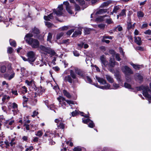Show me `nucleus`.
Segmentation results:
<instances>
[{"instance_id": "nucleus-1", "label": "nucleus", "mask_w": 151, "mask_h": 151, "mask_svg": "<svg viewBox=\"0 0 151 151\" xmlns=\"http://www.w3.org/2000/svg\"><path fill=\"white\" fill-rule=\"evenodd\" d=\"M33 36V35L31 33L27 34L24 37V40L32 48H37L39 46V42L37 40L32 38Z\"/></svg>"}, {"instance_id": "nucleus-2", "label": "nucleus", "mask_w": 151, "mask_h": 151, "mask_svg": "<svg viewBox=\"0 0 151 151\" xmlns=\"http://www.w3.org/2000/svg\"><path fill=\"white\" fill-rule=\"evenodd\" d=\"M64 11L63 5L62 4L59 5L56 9H54L53 10V13L50 14L47 16H44V19L45 20L49 21L53 18V15L54 14H55L58 16H60L62 15Z\"/></svg>"}, {"instance_id": "nucleus-3", "label": "nucleus", "mask_w": 151, "mask_h": 151, "mask_svg": "<svg viewBox=\"0 0 151 151\" xmlns=\"http://www.w3.org/2000/svg\"><path fill=\"white\" fill-rule=\"evenodd\" d=\"M122 71L124 73L126 78L127 82H129L131 80L130 78H129V75L132 74L133 71L131 69L127 66H123L122 68Z\"/></svg>"}, {"instance_id": "nucleus-4", "label": "nucleus", "mask_w": 151, "mask_h": 151, "mask_svg": "<svg viewBox=\"0 0 151 151\" xmlns=\"http://www.w3.org/2000/svg\"><path fill=\"white\" fill-rule=\"evenodd\" d=\"M42 52L45 54H49L52 55H54L55 53L54 50L49 47H47L43 45H41L39 47Z\"/></svg>"}, {"instance_id": "nucleus-5", "label": "nucleus", "mask_w": 151, "mask_h": 151, "mask_svg": "<svg viewBox=\"0 0 151 151\" xmlns=\"http://www.w3.org/2000/svg\"><path fill=\"white\" fill-rule=\"evenodd\" d=\"M76 78V74L72 70H70V75L65 76L64 78V80L65 81H68L71 83L73 81V80L75 79Z\"/></svg>"}, {"instance_id": "nucleus-6", "label": "nucleus", "mask_w": 151, "mask_h": 151, "mask_svg": "<svg viewBox=\"0 0 151 151\" xmlns=\"http://www.w3.org/2000/svg\"><path fill=\"white\" fill-rule=\"evenodd\" d=\"M140 90H142L143 96L149 100H151V95L148 94V92L150 93L151 91L148 87L141 86L139 88Z\"/></svg>"}, {"instance_id": "nucleus-7", "label": "nucleus", "mask_w": 151, "mask_h": 151, "mask_svg": "<svg viewBox=\"0 0 151 151\" xmlns=\"http://www.w3.org/2000/svg\"><path fill=\"white\" fill-rule=\"evenodd\" d=\"M7 64L8 69H10L11 68V63H8L6 62L3 63H0V65L1 66L0 68V72L1 73H4L6 69V68L5 65Z\"/></svg>"}, {"instance_id": "nucleus-8", "label": "nucleus", "mask_w": 151, "mask_h": 151, "mask_svg": "<svg viewBox=\"0 0 151 151\" xmlns=\"http://www.w3.org/2000/svg\"><path fill=\"white\" fill-rule=\"evenodd\" d=\"M27 60L29 62L31 63L34 62L35 60V54L32 51H30L27 53Z\"/></svg>"}, {"instance_id": "nucleus-9", "label": "nucleus", "mask_w": 151, "mask_h": 151, "mask_svg": "<svg viewBox=\"0 0 151 151\" xmlns=\"http://www.w3.org/2000/svg\"><path fill=\"white\" fill-rule=\"evenodd\" d=\"M57 99L59 102V104L61 105V106L63 108V109H65V106L66 105L65 102H66V100H65V98L62 96H60L57 98Z\"/></svg>"}, {"instance_id": "nucleus-10", "label": "nucleus", "mask_w": 151, "mask_h": 151, "mask_svg": "<svg viewBox=\"0 0 151 151\" xmlns=\"http://www.w3.org/2000/svg\"><path fill=\"white\" fill-rule=\"evenodd\" d=\"M75 70L76 73L79 76L82 77L83 78H85L86 74L84 71L77 68H75Z\"/></svg>"}, {"instance_id": "nucleus-11", "label": "nucleus", "mask_w": 151, "mask_h": 151, "mask_svg": "<svg viewBox=\"0 0 151 151\" xmlns=\"http://www.w3.org/2000/svg\"><path fill=\"white\" fill-rule=\"evenodd\" d=\"M83 122L85 124L89 123L88 124V126L91 128H93L94 126V124L93 122L91 121L89 119H82Z\"/></svg>"}, {"instance_id": "nucleus-12", "label": "nucleus", "mask_w": 151, "mask_h": 151, "mask_svg": "<svg viewBox=\"0 0 151 151\" xmlns=\"http://www.w3.org/2000/svg\"><path fill=\"white\" fill-rule=\"evenodd\" d=\"M63 4L65 6L66 9L68 12L70 14H72L73 12L70 9L71 6H69V4L68 1L64 2Z\"/></svg>"}, {"instance_id": "nucleus-13", "label": "nucleus", "mask_w": 151, "mask_h": 151, "mask_svg": "<svg viewBox=\"0 0 151 151\" xmlns=\"http://www.w3.org/2000/svg\"><path fill=\"white\" fill-rule=\"evenodd\" d=\"M100 59L103 65L105 66L108 64V62L106 60L105 57L104 55H102L100 57Z\"/></svg>"}, {"instance_id": "nucleus-14", "label": "nucleus", "mask_w": 151, "mask_h": 151, "mask_svg": "<svg viewBox=\"0 0 151 151\" xmlns=\"http://www.w3.org/2000/svg\"><path fill=\"white\" fill-rule=\"evenodd\" d=\"M14 76L15 73L14 72L13 70H12L11 74L9 76L7 74H5L4 75V77L5 78H7L9 80H10L14 77Z\"/></svg>"}, {"instance_id": "nucleus-15", "label": "nucleus", "mask_w": 151, "mask_h": 151, "mask_svg": "<svg viewBox=\"0 0 151 151\" xmlns=\"http://www.w3.org/2000/svg\"><path fill=\"white\" fill-rule=\"evenodd\" d=\"M96 78L98 82L101 84L103 85L106 84V81L104 79L97 76H96Z\"/></svg>"}, {"instance_id": "nucleus-16", "label": "nucleus", "mask_w": 151, "mask_h": 151, "mask_svg": "<svg viewBox=\"0 0 151 151\" xmlns=\"http://www.w3.org/2000/svg\"><path fill=\"white\" fill-rule=\"evenodd\" d=\"M135 42L138 45H140L142 44L141 38L139 37H134Z\"/></svg>"}, {"instance_id": "nucleus-17", "label": "nucleus", "mask_w": 151, "mask_h": 151, "mask_svg": "<svg viewBox=\"0 0 151 151\" xmlns=\"http://www.w3.org/2000/svg\"><path fill=\"white\" fill-rule=\"evenodd\" d=\"M112 1L111 0H109L106 2H104L102 3L100 7L101 8H104L107 7L109 4L111 3Z\"/></svg>"}, {"instance_id": "nucleus-18", "label": "nucleus", "mask_w": 151, "mask_h": 151, "mask_svg": "<svg viewBox=\"0 0 151 151\" xmlns=\"http://www.w3.org/2000/svg\"><path fill=\"white\" fill-rule=\"evenodd\" d=\"M96 87L99 88L103 89H110L111 86L109 84H107L106 85H104V86H100L99 85L97 86H96Z\"/></svg>"}, {"instance_id": "nucleus-19", "label": "nucleus", "mask_w": 151, "mask_h": 151, "mask_svg": "<svg viewBox=\"0 0 151 151\" xmlns=\"http://www.w3.org/2000/svg\"><path fill=\"white\" fill-rule=\"evenodd\" d=\"M118 64V63L116 62L114 59L110 58L109 60V65L112 67H113L115 65Z\"/></svg>"}, {"instance_id": "nucleus-20", "label": "nucleus", "mask_w": 151, "mask_h": 151, "mask_svg": "<svg viewBox=\"0 0 151 151\" xmlns=\"http://www.w3.org/2000/svg\"><path fill=\"white\" fill-rule=\"evenodd\" d=\"M14 122V120H6L5 121V123L6 125V127L9 128V127L8 126V125L11 126L13 125Z\"/></svg>"}, {"instance_id": "nucleus-21", "label": "nucleus", "mask_w": 151, "mask_h": 151, "mask_svg": "<svg viewBox=\"0 0 151 151\" xmlns=\"http://www.w3.org/2000/svg\"><path fill=\"white\" fill-rule=\"evenodd\" d=\"M120 9V6L119 5L114 6L112 11L111 13V14H113L114 13H116Z\"/></svg>"}, {"instance_id": "nucleus-22", "label": "nucleus", "mask_w": 151, "mask_h": 151, "mask_svg": "<svg viewBox=\"0 0 151 151\" xmlns=\"http://www.w3.org/2000/svg\"><path fill=\"white\" fill-rule=\"evenodd\" d=\"M34 95H35L33 96V97L32 98V104L33 105H35L36 104L37 101V100L36 98L38 96V94L36 93H35Z\"/></svg>"}, {"instance_id": "nucleus-23", "label": "nucleus", "mask_w": 151, "mask_h": 151, "mask_svg": "<svg viewBox=\"0 0 151 151\" xmlns=\"http://www.w3.org/2000/svg\"><path fill=\"white\" fill-rule=\"evenodd\" d=\"M106 78L108 81L110 83H112L114 81L113 78L109 75H106Z\"/></svg>"}, {"instance_id": "nucleus-24", "label": "nucleus", "mask_w": 151, "mask_h": 151, "mask_svg": "<svg viewBox=\"0 0 151 151\" xmlns=\"http://www.w3.org/2000/svg\"><path fill=\"white\" fill-rule=\"evenodd\" d=\"M108 16L106 15H105L103 16H100L99 17L97 18L96 19V20L97 21H102L105 20V19H104V18L106 17H107Z\"/></svg>"}, {"instance_id": "nucleus-25", "label": "nucleus", "mask_w": 151, "mask_h": 151, "mask_svg": "<svg viewBox=\"0 0 151 151\" xmlns=\"http://www.w3.org/2000/svg\"><path fill=\"white\" fill-rule=\"evenodd\" d=\"M106 9H99L96 12V14H101L104 13L106 12Z\"/></svg>"}, {"instance_id": "nucleus-26", "label": "nucleus", "mask_w": 151, "mask_h": 151, "mask_svg": "<svg viewBox=\"0 0 151 151\" xmlns=\"http://www.w3.org/2000/svg\"><path fill=\"white\" fill-rule=\"evenodd\" d=\"M81 30H79L78 31H76L73 34V37H76L78 35H81Z\"/></svg>"}, {"instance_id": "nucleus-27", "label": "nucleus", "mask_w": 151, "mask_h": 151, "mask_svg": "<svg viewBox=\"0 0 151 151\" xmlns=\"http://www.w3.org/2000/svg\"><path fill=\"white\" fill-rule=\"evenodd\" d=\"M130 64L133 68L135 69H139L142 66V65L134 64L133 63H132Z\"/></svg>"}, {"instance_id": "nucleus-28", "label": "nucleus", "mask_w": 151, "mask_h": 151, "mask_svg": "<svg viewBox=\"0 0 151 151\" xmlns=\"http://www.w3.org/2000/svg\"><path fill=\"white\" fill-rule=\"evenodd\" d=\"M137 16L139 18L143 17L144 16V14L141 11H138L137 13Z\"/></svg>"}, {"instance_id": "nucleus-29", "label": "nucleus", "mask_w": 151, "mask_h": 151, "mask_svg": "<svg viewBox=\"0 0 151 151\" xmlns=\"http://www.w3.org/2000/svg\"><path fill=\"white\" fill-rule=\"evenodd\" d=\"M63 93L65 96L68 98H70L71 97V96L70 94L65 90H63Z\"/></svg>"}, {"instance_id": "nucleus-30", "label": "nucleus", "mask_w": 151, "mask_h": 151, "mask_svg": "<svg viewBox=\"0 0 151 151\" xmlns=\"http://www.w3.org/2000/svg\"><path fill=\"white\" fill-rule=\"evenodd\" d=\"M32 32L33 33L38 35L40 33V31L36 27H35L33 29H32Z\"/></svg>"}, {"instance_id": "nucleus-31", "label": "nucleus", "mask_w": 151, "mask_h": 151, "mask_svg": "<svg viewBox=\"0 0 151 151\" xmlns=\"http://www.w3.org/2000/svg\"><path fill=\"white\" fill-rule=\"evenodd\" d=\"M126 10L125 9H122L121 12L120 13L119 15H120L121 16H123L124 17H125L126 16Z\"/></svg>"}, {"instance_id": "nucleus-32", "label": "nucleus", "mask_w": 151, "mask_h": 151, "mask_svg": "<svg viewBox=\"0 0 151 151\" xmlns=\"http://www.w3.org/2000/svg\"><path fill=\"white\" fill-rule=\"evenodd\" d=\"M25 82L27 84V85L29 86H32L33 82L32 80H31L30 81H29L27 80H26L25 81Z\"/></svg>"}, {"instance_id": "nucleus-33", "label": "nucleus", "mask_w": 151, "mask_h": 151, "mask_svg": "<svg viewBox=\"0 0 151 151\" xmlns=\"http://www.w3.org/2000/svg\"><path fill=\"white\" fill-rule=\"evenodd\" d=\"M84 79L88 83L92 84V81L88 76L86 75L85 78Z\"/></svg>"}, {"instance_id": "nucleus-34", "label": "nucleus", "mask_w": 151, "mask_h": 151, "mask_svg": "<svg viewBox=\"0 0 151 151\" xmlns=\"http://www.w3.org/2000/svg\"><path fill=\"white\" fill-rule=\"evenodd\" d=\"M9 42L11 45L14 47H16V43L15 41L10 39L9 40Z\"/></svg>"}, {"instance_id": "nucleus-35", "label": "nucleus", "mask_w": 151, "mask_h": 151, "mask_svg": "<svg viewBox=\"0 0 151 151\" xmlns=\"http://www.w3.org/2000/svg\"><path fill=\"white\" fill-rule=\"evenodd\" d=\"M63 34L64 33L62 32L58 33L56 36L57 39H60L63 36Z\"/></svg>"}, {"instance_id": "nucleus-36", "label": "nucleus", "mask_w": 151, "mask_h": 151, "mask_svg": "<svg viewBox=\"0 0 151 151\" xmlns=\"http://www.w3.org/2000/svg\"><path fill=\"white\" fill-rule=\"evenodd\" d=\"M62 119L61 118H59L58 119H55V122L57 124L62 122Z\"/></svg>"}, {"instance_id": "nucleus-37", "label": "nucleus", "mask_w": 151, "mask_h": 151, "mask_svg": "<svg viewBox=\"0 0 151 151\" xmlns=\"http://www.w3.org/2000/svg\"><path fill=\"white\" fill-rule=\"evenodd\" d=\"M23 98L24 99V101L23 102L24 107L26 106V104L28 101V99L26 98L25 96H23Z\"/></svg>"}, {"instance_id": "nucleus-38", "label": "nucleus", "mask_w": 151, "mask_h": 151, "mask_svg": "<svg viewBox=\"0 0 151 151\" xmlns=\"http://www.w3.org/2000/svg\"><path fill=\"white\" fill-rule=\"evenodd\" d=\"M52 34L50 33H49L48 34L47 39L48 41H49L50 42H51V40L52 38Z\"/></svg>"}, {"instance_id": "nucleus-39", "label": "nucleus", "mask_w": 151, "mask_h": 151, "mask_svg": "<svg viewBox=\"0 0 151 151\" xmlns=\"http://www.w3.org/2000/svg\"><path fill=\"white\" fill-rule=\"evenodd\" d=\"M73 150L74 151H81L82 148L81 147L78 146L75 147Z\"/></svg>"}, {"instance_id": "nucleus-40", "label": "nucleus", "mask_w": 151, "mask_h": 151, "mask_svg": "<svg viewBox=\"0 0 151 151\" xmlns=\"http://www.w3.org/2000/svg\"><path fill=\"white\" fill-rule=\"evenodd\" d=\"M42 134L43 133L42 132V131L40 130L37 131L35 134V135L37 136H38L40 137L42 135Z\"/></svg>"}, {"instance_id": "nucleus-41", "label": "nucleus", "mask_w": 151, "mask_h": 151, "mask_svg": "<svg viewBox=\"0 0 151 151\" xmlns=\"http://www.w3.org/2000/svg\"><path fill=\"white\" fill-rule=\"evenodd\" d=\"M124 87L128 89H130L132 88L131 85L127 83H124Z\"/></svg>"}, {"instance_id": "nucleus-42", "label": "nucleus", "mask_w": 151, "mask_h": 151, "mask_svg": "<svg viewBox=\"0 0 151 151\" xmlns=\"http://www.w3.org/2000/svg\"><path fill=\"white\" fill-rule=\"evenodd\" d=\"M15 140V139L14 138H12L11 141V142L10 143V144L11 146L12 147L14 146L15 145V142H14Z\"/></svg>"}, {"instance_id": "nucleus-43", "label": "nucleus", "mask_w": 151, "mask_h": 151, "mask_svg": "<svg viewBox=\"0 0 151 151\" xmlns=\"http://www.w3.org/2000/svg\"><path fill=\"white\" fill-rule=\"evenodd\" d=\"M113 89H116L119 88V84L116 83H114L113 84Z\"/></svg>"}, {"instance_id": "nucleus-44", "label": "nucleus", "mask_w": 151, "mask_h": 151, "mask_svg": "<svg viewBox=\"0 0 151 151\" xmlns=\"http://www.w3.org/2000/svg\"><path fill=\"white\" fill-rule=\"evenodd\" d=\"M22 88L23 89L22 90V92L24 94L26 93L27 92V88L25 86H22Z\"/></svg>"}, {"instance_id": "nucleus-45", "label": "nucleus", "mask_w": 151, "mask_h": 151, "mask_svg": "<svg viewBox=\"0 0 151 151\" xmlns=\"http://www.w3.org/2000/svg\"><path fill=\"white\" fill-rule=\"evenodd\" d=\"M69 40L67 39V40H63L61 44H68L69 42Z\"/></svg>"}, {"instance_id": "nucleus-46", "label": "nucleus", "mask_w": 151, "mask_h": 151, "mask_svg": "<svg viewBox=\"0 0 151 151\" xmlns=\"http://www.w3.org/2000/svg\"><path fill=\"white\" fill-rule=\"evenodd\" d=\"M58 128L63 129L64 128L65 124L62 122H61L60 123L59 125L58 126Z\"/></svg>"}, {"instance_id": "nucleus-47", "label": "nucleus", "mask_w": 151, "mask_h": 151, "mask_svg": "<svg viewBox=\"0 0 151 151\" xmlns=\"http://www.w3.org/2000/svg\"><path fill=\"white\" fill-rule=\"evenodd\" d=\"M115 57L116 60L118 61H120L121 60V58L119 57V55L118 53H116L115 54Z\"/></svg>"}, {"instance_id": "nucleus-48", "label": "nucleus", "mask_w": 151, "mask_h": 151, "mask_svg": "<svg viewBox=\"0 0 151 151\" xmlns=\"http://www.w3.org/2000/svg\"><path fill=\"white\" fill-rule=\"evenodd\" d=\"M106 22L108 24H110L113 23V22L111 18L106 19Z\"/></svg>"}, {"instance_id": "nucleus-49", "label": "nucleus", "mask_w": 151, "mask_h": 151, "mask_svg": "<svg viewBox=\"0 0 151 151\" xmlns=\"http://www.w3.org/2000/svg\"><path fill=\"white\" fill-rule=\"evenodd\" d=\"M24 126L25 127V128L27 130H30V127L29 125L25 123L24 125Z\"/></svg>"}, {"instance_id": "nucleus-50", "label": "nucleus", "mask_w": 151, "mask_h": 151, "mask_svg": "<svg viewBox=\"0 0 151 151\" xmlns=\"http://www.w3.org/2000/svg\"><path fill=\"white\" fill-rule=\"evenodd\" d=\"M76 1L79 2L81 5H83L85 3V1L83 0H76Z\"/></svg>"}, {"instance_id": "nucleus-51", "label": "nucleus", "mask_w": 151, "mask_h": 151, "mask_svg": "<svg viewBox=\"0 0 151 151\" xmlns=\"http://www.w3.org/2000/svg\"><path fill=\"white\" fill-rule=\"evenodd\" d=\"M13 51V50L11 47H9L7 49V52L9 53H11Z\"/></svg>"}, {"instance_id": "nucleus-52", "label": "nucleus", "mask_w": 151, "mask_h": 151, "mask_svg": "<svg viewBox=\"0 0 151 151\" xmlns=\"http://www.w3.org/2000/svg\"><path fill=\"white\" fill-rule=\"evenodd\" d=\"M105 27V24H101L98 25V27L101 29H103Z\"/></svg>"}, {"instance_id": "nucleus-53", "label": "nucleus", "mask_w": 151, "mask_h": 151, "mask_svg": "<svg viewBox=\"0 0 151 151\" xmlns=\"http://www.w3.org/2000/svg\"><path fill=\"white\" fill-rule=\"evenodd\" d=\"M45 25L48 27H51L52 25V24H51L50 22H45Z\"/></svg>"}, {"instance_id": "nucleus-54", "label": "nucleus", "mask_w": 151, "mask_h": 151, "mask_svg": "<svg viewBox=\"0 0 151 151\" xmlns=\"http://www.w3.org/2000/svg\"><path fill=\"white\" fill-rule=\"evenodd\" d=\"M45 91V89L42 88V87H40L38 89V91L40 92V93H42Z\"/></svg>"}, {"instance_id": "nucleus-55", "label": "nucleus", "mask_w": 151, "mask_h": 151, "mask_svg": "<svg viewBox=\"0 0 151 151\" xmlns=\"http://www.w3.org/2000/svg\"><path fill=\"white\" fill-rule=\"evenodd\" d=\"M66 102L68 104H69L71 106V105H70L71 104H75L74 102L72 101L66 100Z\"/></svg>"}, {"instance_id": "nucleus-56", "label": "nucleus", "mask_w": 151, "mask_h": 151, "mask_svg": "<svg viewBox=\"0 0 151 151\" xmlns=\"http://www.w3.org/2000/svg\"><path fill=\"white\" fill-rule=\"evenodd\" d=\"M33 147L32 146L29 147L26 149L25 151H31L33 150Z\"/></svg>"}, {"instance_id": "nucleus-57", "label": "nucleus", "mask_w": 151, "mask_h": 151, "mask_svg": "<svg viewBox=\"0 0 151 151\" xmlns=\"http://www.w3.org/2000/svg\"><path fill=\"white\" fill-rule=\"evenodd\" d=\"M74 31V29H71L68 31L67 32V34L68 35H70Z\"/></svg>"}, {"instance_id": "nucleus-58", "label": "nucleus", "mask_w": 151, "mask_h": 151, "mask_svg": "<svg viewBox=\"0 0 151 151\" xmlns=\"http://www.w3.org/2000/svg\"><path fill=\"white\" fill-rule=\"evenodd\" d=\"M144 32V33L145 34L151 35V30H146Z\"/></svg>"}, {"instance_id": "nucleus-59", "label": "nucleus", "mask_w": 151, "mask_h": 151, "mask_svg": "<svg viewBox=\"0 0 151 151\" xmlns=\"http://www.w3.org/2000/svg\"><path fill=\"white\" fill-rule=\"evenodd\" d=\"M78 114V112L76 110H75V111H73L71 113L72 116H76Z\"/></svg>"}, {"instance_id": "nucleus-60", "label": "nucleus", "mask_w": 151, "mask_h": 151, "mask_svg": "<svg viewBox=\"0 0 151 151\" xmlns=\"http://www.w3.org/2000/svg\"><path fill=\"white\" fill-rule=\"evenodd\" d=\"M12 108L13 109H17V105L15 103L12 104Z\"/></svg>"}, {"instance_id": "nucleus-61", "label": "nucleus", "mask_w": 151, "mask_h": 151, "mask_svg": "<svg viewBox=\"0 0 151 151\" xmlns=\"http://www.w3.org/2000/svg\"><path fill=\"white\" fill-rule=\"evenodd\" d=\"M119 51L121 53L122 55L124 56V52H123V49H122L121 47H120L119 48Z\"/></svg>"}, {"instance_id": "nucleus-62", "label": "nucleus", "mask_w": 151, "mask_h": 151, "mask_svg": "<svg viewBox=\"0 0 151 151\" xmlns=\"http://www.w3.org/2000/svg\"><path fill=\"white\" fill-rule=\"evenodd\" d=\"M86 61L87 64H89L91 63L90 59H89L88 58H86Z\"/></svg>"}, {"instance_id": "nucleus-63", "label": "nucleus", "mask_w": 151, "mask_h": 151, "mask_svg": "<svg viewBox=\"0 0 151 151\" xmlns=\"http://www.w3.org/2000/svg\"><path fill=\"white\" fill-rule=\"evenodd\" d=\"M38 114V113L36 111H33V114L32 115V116L33 117H34L36 116Z\"/></svg>"}, {"instance_id": "nucleus-64", "label": "nucleus", "mask_w": 151, "mask_h": 151, "mask_svg": "<svg viewBox=\"0 0 151 151\" xmlns=\"http://www.w3.org/2000/svg\"><path fill=\"white\" fill-rule=\"evenodd\" d=\"M73 54L74 56H78L79 55V53L77 51H74L73 52Z\"/></svg>"}]
</instances>
